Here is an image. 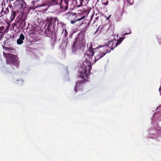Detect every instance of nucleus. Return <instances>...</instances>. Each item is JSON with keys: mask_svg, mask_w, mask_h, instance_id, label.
I'll return each mask as SVG.
<instances>
[{"mask_svg": "<svg viewBox=\"0 0 161 161\" xmlns=\"http://www.w3.org/2000/svg\"><path fill=\"white\" fill-rule=\"evenodd\" d=\"M99 49L98 48H93L92 45L89 47L87 53H86L84 55L85 58V62L80 65V68L79 69L80 74L78 75V77L81 78V79L78 81L76 83V85L74 88L75 91L76 92L77 91V88L79 87V86L82 83H84L86 81L87 79V71L88 70V73H90V71L92 68V64L90 62L89 59L91 56L92 57L95 54H97L98 53L97 51Z\"/></svg>", "mask_w": 161, "mask_h": 161, "instance_id": "f257e3e1", "label": "nucleus"}, {"mask_svg": "<svg viewBox=\"0 0 161 161\" xmlns=\"http://www.w3.org/2000/svg\"><path fill=\"white\" fill-rule=\"evenodd\" d=\"M3 55L6 59V62L8 64H13L18 68L19 61L18 59L17 56L11 53L3 52Z\"/></svg>", "mask_w": 161, "mask_h": 161, "instance_id": "f03ea898", "label": "nucleus"}, {"mask_svg": "<svg viewBox=\"0 0 161 161\" xmlns=\"http://www.w3.org/2000/svg\"><path fill=\"white\" fill-rule=\"evenodd\" d=\"M88 13L89 12L87 10L84 11L82 13H79L78 14L82 15V16L80 18H78L76 16L75 13L73 12H68L66 14L68 16H71L73 18H74L75 20H71V24H73L75 21H79L84 19L85 18L86 16L87 15Z\"/></svg>", "mask_w": 161, "mask_h": 161, "instance_id": "7ed1b4c3", "label": "nucleus"}, {"mask_svg": "<svg viewBox=\"0 0 161 161\" xmlns=\"http://www.w3.org/2000/svg\"><path fill=\"white\" fill-rule=\"evenodd\" d=\"M57 20V18H53L51 17H47L46 19L47 24H48L47 27V30L50 33H53V31L51 30L50 26L53 25V28H54L56 25V22Z\"/></svg>", "mask_w": 161, "mask_h": 161, "instance_id": "20e7f679", "label": "nucleus"}, {"mask_svg": "<svg viewBox=\"0 0 161 161\" xmlns=\"http://www.w3.org/2000/svg\"><path fill=\"white\" fill-rule=\"evenodd\" d=\"M14 26H17L19 28H23L26 25L25 21L23 18L22 15H19L18 18L16 20V22L14 23Z\"/></svg>", "mask_w": 161, "mask_h": 161, "instance_id": "39448f33", "label": "nucleus"}, {"mask_svg": "<svg viewBox=\"0 0 161 161\" xmlns=\"http://www.w3.org/2000/svg\"><path fill=\"white\" fill-rule=\"evenodd\" d=\"M9 9L8 8L5 9V10L3 8L0 12V20L7 18L9 16Z\"/></svg>", "mask_w": 161, "mask_h": 161, "instance_id": "423d86ee", "label": "nucleus"}, {"mask_svg": "<svg viewBox=\"0 0 161 161\" xmlns=\"http://www.w3.org/2000/svg\"><path fill=\"white\" fill-rule=\"evenodd\" d=\"M60 8L61 9L64 8V10L68 9V1H60Z\"/></svg>", "mask_w": 161, "mask_h": 161, "instance_id": "0eeeda50", "label": "nucleus"}, {"mask_svg": "<svg viewBox=\"0 0 161 161\" xmlns=\"http://www.w3.org/2000/svg\"><path fill=\"white\" fill-rule=\"evenodd\" d=\"M57 1H50V2H48V3H44L42 4L39 5L38 7H41L42 6L47 5L48 6V7H49L51 5H53L58 4V3L57 2Z\"/></svg>", "mask_w": 161, "mask_h": 161, "instance_id": "6e6552de", "label": "nucleus"}, {"mask_svg": "<svg viewBox=\"0 0 161 161\" xmlns=\"http://www.w3.org/2000/svg\"><path fill=\"white\" fill-rule=\"evenodd\" d=\"M106 54V53H101L98 54H96V56L95 57V58L94 59L93 61V63L94 64L96 63V61L99 60L100 59L102 58Z\"/></svg>", "mask_w": 161, "mask_h": 161, "instance_id": "1a4fd4ad", "label": "nucleus"}, {"mask_svg": "<svg viewBox=\"0 0 161 161\" xmlns=\"http://www.w3.org/2000/svg\"><path fill=\"white\" fill-rule=\"evenodd\" d=\"M25 39V36L22 33L20 35L17 41V43L19 45L21 44L23 42V40Z\"/></svg>", "mask_w": 161, "mask_h": 161, "instance_id": "9d476101", "label": "nucleus"}, {"mask_svg": "<svg viewBox=\"0 0 161 161\" xmlns=\"http://www.w3.org/2000/svg\"><path fill=\"white\" fill-rule=\"evenodd\" d=\"M17 4V6L20 8H23L25 4V1H16L14 3Z\"/></svg>", "mask_w": 161, "mask_h": 161, "instance_id": "9b49d317", "label": "nucleus"}, {"mask_svg": "<svg viewBox=\"0 0 161 161\" xmlns=\"http://www.w3.org/2000/svg\"><path fill=\"white\" fill-rule=\"evenodd\" d=\"M73 1V3H75V6L78 7H80L82 5L85 6V4L83 5V1Z\"/></svg>", "mask_w": 161, "mask_h": 161, "instance_id": "f8f14e48", "label": "nucleus"}, {"mask_svg": "<svg viewBox=\"0 0 161 161\" xmlns=\"http://www.w3.org/2000/svg\"><path fill=\"white\" fill-rule=\"evenodd\" d=\"M16 14V12L13 10H12L11 11V15L10 17V21H12L14 19Z\"/></svg>", "mask_w": 161, "mask_h": 161, "instance_id": "ddd939ff", "label": "nucleus"}, {"mask_svg": "<svg viewBox=\"0 0 161 161\" xmlns=\"http://www.w3.org/2000/svg\"><path fill=\"white\" fill-rule=\"evenodd\" d=\"M10 24L9 22H7V25L6 26V29L4 31V32L5 33H7L8 32V31L10 27Z\"/></svg>", "mask_w": 161, "mask_h": 161, "instance_id": "4468645a", "label": "nucleus"}, {"mask_svg": "<svg viewBox=\"0 0 161 161\" xmlns=\"http://www.w3.org/2000/svg\"><path fill=\"white\" fill-rule=\"evenodd\" d=\"M124 39V38H120L119 40H118L117 42L115 43V45H114V47H116L118 45L121 43Z\"/></svg>", "mask_w": 161, "mask_h": 161, "instance_id": "2eb2a0df", "label": "nucleus"}, {"mask_svg": "<svg viewBox=\"0 0 161 161\" xmlns=\"http://www.w3.org/2000/svg\"><path fill=\"white\" fill-rule=\"evenodd\" d=\"M6 26V25L5 24H2L1 26H0V33L1 31H3Z\"/></svg>", "mask_w": 161, "mask_h": 161, "instance_id": "dca6fc26", "label": "nucleus"}, {"mask_svg": "<svg viewBox=\"0 0 161 161\" xmlns=\"http://www.w3.org/2000/svg\"><path fill=\"white\" fill-rule=\"evenodd\" d=\"M114 42L113 41H108V44L106 45L107 46H109V45L112 43V45H113Z\"/></svg>", "mask_w": 161, "mask_h": 161, "instance_id": "f3484780", "label": "nucleus"}, {"mask_svg": "<svg viewBox=\"0 0 161 161\" xmlns=\"http://www.w3.org/2000/svg\"><path fill=\"white\" fill-rule=\"evenodd\" d=\"M4 48V49L5 50H8V52H10L9 51V50H12V49H11V48L10 47H5Z\"/></svg>", "mask_w": 161, "mask_h": 161, "instance_id": "a211bd4d", "label": "nucleus"}, {"mask_svg": "<svg viewBox=\"0 0 161 161\" xmlns=\"http://www.w3.org/2000/svg\"><path fill=\"white\" fill-rule=\"evenodd\" d=\"M103 3L104 5H107L108 4V1H106V2H105V3H103Z\"/></svg>", "mask_w": 161, "mask_h": 161, "instance_id": "6ab92c4d", "label": "nucleus"}, {"mask_svg": "<svg viewBox=\"0 0 161 161\" xmlns=\"http://www.w3.org/2000/svg\"><path fill=\"white\" fill-rule=\"evenodd\" d=\"M64 32H64L65 36H67L68 35V32L66 30H65Z\"/></svg>", "mask_w": 161, "mask_h": 161, "instance_id": "aec40b11", "label": "nucleus"}, {"mask_svg": "<svg viewBox=\"0 0 161 161\" xmlns=\"http://www.w3.org/2000/svg\"><path fill=\"white\" fill-rule=\"evenodd\" d=\"M131 32V31H130V32H129V33H125L124 34V36H125L127 34H130Z\"/></svg>", "mask_w": 161, "mask_h": 161, "instance_id": "412c9836", "label": "nucleus"}, {"mask_svg": "<svg viewBox=\"0 0 161 161\" xmlns=\"http://www.w3.org/2000/svg\"><path fill=\"white\" fill-rule=\"evenodd\" d=\"M110 51H109L107 49V50H106V52L104 53H109L110 52Z\"/></svg>", "mask_w": 161, "mask_h": 161, "instance_id": "4be33fe9", "label": "nucleus"}, {"mask_svg": "<svg viewBox=\"0 0 161 161\" xmlns=\"http://www.w3.org/2000/svg\"><path fill=\"white\" fill-rule=\"evenodd\" d=\"M127 1L128 2V3H129V5H131V4L130 3V1L128 0V1Z\"/></svg>", "mask_w": 161, "mask_h": 161, "instance_id": "5701e85b", "label": "nucleus"}, {"mask_svg": "<svg viewBox=\"0 0 161 161\" xmlns=\"http://www.w3.org/2000/svg\"><path fill=\"white\" fill-rule=\"evenodd\" d=\"M99 18L98 17H96V18H95V21H94V22H96V21L98 19V18Z\"/></svg>", "mask_w": 161, "mask_h": 161, "instance_id": "b1692460", "label": "nucleus"}, {"mask_svg": "<svg viewBox=\"0 0 161 161\" xmlns=\"http://www.w3.org/2000/svg\"><path fill=\"white\" fill-rule=\"evenodd\" d=\"M2 37L0 36V43H2V42H1V40L2 39Z\"/></svg>", "mask_w": 161, "mask_h": 161, "instance_id": "393cba45", "label": "nucleus"}, {"mask_svg": "<svg viewBox=\"0 0 161 161\" xmlns=\"http://www.w3.org/2000/svg\"><path fill=\"white\" fill-rule=\"evenodd\" d=\"M110 16H111V15H110L109 16L108 18H107V20H108V19L110 18Z\"/></svg>", "mask_w": 161, "mask_h": 161, "instance_id": "a878e982", "label": "nucleus"}, {"mask_svg": "<svg viewBox=\"0 0 161 161\" xmlns=\"http://www.w3.org/2000/svg\"><path fill=\"white\" fill-rule=\"evenodd\" d=\"M93 16H94V14H93V15H92L91 18V19H90V20H91V19H92V18H93Z\"/></svg>", "mask_w": 161, "mask_h": 161, "instance_id": "bb28decb", "label": "nucleus"}, {"mask_svg": "<svg viewBox=\"0 0 161 161\" xmlns=\"http://www.w3.org/2000/svg\"><path fill=\"white\" fill-rule=\"evenodd\" d=\"M114 47H113L111 48V49L112 50H113L114 49Z\"/></svg>", "mask_w": 161, "mask_h": 161, "instance_id": "cd10ccee", "label": "nucleus"}, {"mask_svg": "<svg viewBox=\"0 0 161 161\" xmlns=\"http://www.w3.org/2000/svg\"><path fill=\"white\" fill-rule=\"evenodd\" d=\"M87 1H86V2H87V3H88V2H87Z\"/></svg>", "mask_w": 161, "mask_h": 161, "instance_id": "c85d7f7f", "label": "nucleus"}, {"mask_svg": "<svg viewBox=\"0 0 161 161\" xmlns=\"http://www.w3.org/2000/svg\"><path fill=\"white\" fill-rule=\"evenodd\" d=\"M105 46H106L105 45H103V47H105Z\"/></svg>", "mask_w": 161, "mask_h": 161, "instance_id": "c756f323", "label": "nucleus"}, {"mask_svg": "<svg viewBox=\"0 0 161 161\" xmlns=\"http://www.w3.org/2000/svg\"><path fill=\"white\" fill-rule=\"evenodd\" d=\"M58 21L57 20V22H58Z\"/></svg>", "mask_w": 161, "mask_h": 161, "instance_id": "7c9ffc66", "label": "nucleus"}]
</instances>
